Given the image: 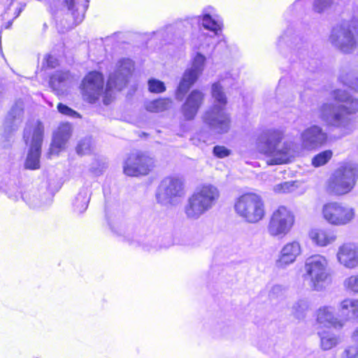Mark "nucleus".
Segmentation results:
<instances>
[{"label": "nucleus", "mask_w": 358, "mask_h": 358, "mask_svg": "<svg viewBox=\"0 0 358 358\" xmlns=\"http://www.w3.org/2000/svg\"><path fill=\"white\" fill-rule=\"evenodd\" d=\"M331 99L322 103L317 110L318 116L327 125L341 129L345 134L352 131V120L349 115L358 112V99L342 90L331 92Z\"/></svg>", "instance_id": "1"}, {"label": "nucleus", "mask_w": 358, "mask_h": 358, "mask_svg": "<svg viewBox=\"0 0 358 358\" xmlns=\"http://www.w3.org/2000/svg\"><path fill=\"white\" fill-rule=\"evenodd\" d=\"M283 132L280 129L264 131L257 139V147L267 157L269 165L287 164L299 153V145L292 141L280 144Z\"/></svg>", "instance_id": "2"}, {"label": "nucleus", "mask_w": 358, "mask_h": 358, "mask_svg": "<svg viewBox=\"0 0 358 358\" xmlns=\"http://www.w3.org/2000/svg\"><path fill=\"white\" fill-rule=\"evenodd\" d=\"M220 196L218 188L212 184L198 186L184 205L183 212L186 218L192 221L199 220L216 205Z\"/></svg>", "instance_id": "3"}, {"label": "nucleus", "mask_w": 358, "mask_h": 358, "mask_svg": "<svg viewBox=\"0 0 358 358\" xmlns=\"http://www.w3.org/2000/svg\"><path fill=\"white\" fill-rule=\"evenodd\" d=\"M211 94L213 105L205 113L203 121L215 131L225 133L229 129L230 122L229 115L225 111L227 98L219 83L212 85Z\"/></svg>", "instance_id": "4"}, {"label": "nucleus", "mask_w": 358, "mask_h": 358, "mask_svg": "<svg viewBox=\"0 0 358 358\" xmlns=\"http://www.w3.org/2000/svg\"><path fill=\"white\" fill-rule=\"evenodd\" d=\"M303 278L315 291H322L331 282L328 259L316 254L308 257L304 262Z\"/></svg>", "instance_id": "5"}, {"label": "nucleus", "mask_w": 358, "mask_h": 358, "mask_svg": "<svg viewBox=\"0 0 358 358\" xmlns=\"http://www.w3.org/2000/svg\"><path fill=\"white\" fill-rule=\"evenodd\" d=\"M234 211L243 221L256 224L266 215V206L262 197L255 193H246L234 202Z\"/></svg>", "instance_id": "6"}, {"label": "nucleus", "mask_w": 358, "mask_h": 358, "mask_svg": "<svg viewBox=\"0 0 358 358\" xmlns=\"http://www.w3.org/2000/svg\"><path fill=\"white\" fill-rule=\"evenodd\" d=\"M44 127L40 121H33L26 124L24 140L29 149L24 162L27 169L35 170L40 168L41 148L43 142Z\"/></svg>", "instance_id": "7"}, {"label": "nucleus", "mask_w": 358, "mask_h": 358, "mask_svg": "<svg viewBox=\"0 0 358 358\" xmlns=\"http://www.w3.org/2000/svg\"><path fill=\"white\" fill-rule=\"evenodd\" d=\"M358 179V166L354 163L340 166L327 181V189L336 195L349 193L354 188Z\"/></svg>", "instance_id": "8"}, {"label": "nucleus", "mask_w": 358, "mask_h": 358, "mask_svg": "<svg viewBox=\"0 0 358 358\" xmlns=\"http://www.w3.org/2000/svg\"><path fill=\"white\" fill-rule=\"evenodd\" d=\"M322 216L330 225L343 227L351 224L356 218V210L352 206L337 201L322 206Z\"/></svg>", "instance_id": "9"}, {"label": "nucleus", "mask_w": 358, "mask_h": 358, "mask_svg": "<svg viewBox=\"0 0 358 358\" xmlns=\"http://www.w3.org/2000/svg\"><path fill=\"white\" fill-rule=\"evenodd\" d=\"M134 69V64L130 59H120L113 73L109 76L106 85L104 104L108 105L113 99V90H121L128 82L129 76Z\"/></svg>", "instance_id": "10"}, {"label": "nucleus", "mask_w": 358, "mask_h": 358, "mask_svg": "<svg viewBox=\"0 0 358 358\" xmlns=\"http://www.w3.org/2000/svg\"><path fill=\"white\" fill-rule=\"evenodd\" d=\"M294 223L293 213L284 206L275 210L268 224V232L271 236L283 237L289 233Z\"/></svg>", "instance_id": "11"}, {"label": "nucleus", "mask_w": 358, "mask_h": 358, "mask_svg": "<svg viewBox=\"0 0 358 358\" xmlns=\"http://www.w3.org/2000/svg\"><path fill=\"white\" fill-rule=\"evenodd\" d=\"M329 41L334 46L344 53H351L357 47L352 26L348 22H343L334 27Z\"/></svg>", "instance_id": "12"}, {"label": "nucleus", "mask_w": 358, "mask_h": 358, "mask_svg": "<svg viewBox=\"0 0 358 358\" xmlns=\"http://www.w3.org/2000/svg\"><path fill=\"white\" fill-rule=\"evenodd\" d=\"M154 159L141 151L131 152L124 163L123 171L128 176H145L154 166Z\"/></svg>", "instance_id": "13"}, {"label": "nucleus", "mask_w": 358, "mask_h": 358, "mask_svg": "<svg viewBox=\"0 0 358 358\" xmlns=\"http://www.w3.org/2000/svg\"><path fill=\"white\" fill-rule=\"evenodd\" d=\"M185 194L184 180L178 176L165 178L160 183L157 194L159 202L172 203Z\"/></svg>", "instance_id": "14"}, {"label": "nucleus", "mask_w": 358, "mask_h": 358, "mask_svg": "<svg viewBox=\"0 0 358 358\" xmlns=\"http://www.w3.org/2000/svg\"><path fill=\"white\" fill-rule=\"evenodd\" d=\"M83 99L90 103H95L101 96L103 102L106 96V88L103 90V77L97 71L90 72L85 76L81 84Z\"/></svg>", "instance_id": "15"}, {"label": "nucleus", "mask_w": 358, "mask_h": 358, "mask_svg": "<svg viewBox=\"0 0 358 358\" xmlns=\"http://www.w3.org/2000/svg\"><path fill=\"white\" fill-rule=\"evenodd\" d=\"M206 57L200 53H197L193 59L191 68L184 72L176 91V98L182 101L185 94L197 80L199 76L203 70Z\"/></svg>", "instance_id": "16"}, {"label": "nucleus", "mask_w": 358, "mask_h": 358, "mask_svg": "<svg viewBox=\"0 0 358 358\" xmlns=\"http://www.w3.org/2000/svg\"><path fill=\"white\" fill-rule=\"evenodd\" d=\"M302 253L301 245L299 241H293L285 243L278 255L275 266L278 268H286L294 264Z\"/></svg>", "instance_id": "17"}, {"label": "nucleus", "mask_w": 358, "mask_h": 358, "mask_svg": "<svg viewBox=\"0 0 358 358\" xmlns=\"http://www.w3.org/2000/svg\"><path fill=\"white\" fill-rule=\"evenodd\" d=\"M327 139V134L317 125H313L301 134V147L308 150L322 146Z\"/></svg>", "instance_id": "18"}, {"label": "nucleus", "mask_w": 358, "mask_h": 358, "mask_svg": "<svg viewBox=\"0 0 358 358\" xmlns=\"http://www.w3.org/2000/svg\"><path fill=\"white\" fill-rule=\"evenodd\" d=\"M338 262L348 269L358 267V245L355 243H345L340 245L336 253Z\"/></svg>", "instance_id": "19"}, {"label": "nucleus", "mask_w": 358, "mask_h": 358, "mask_svg": "<svg viewBox=\"0 0 358 358\" xmlns=\"http://www.w3.org/2000/svg\"><path fill=\"white\" fill-rule=\"evenodd\" d=\"M316 322L320 327L340 329L344 326V320L336 316L335 308L331 306H324L318 308L316 312Z\"/></svg>", "instance_id": "20"}, {"label": "nucleus", "mask_w": 358, "mask_h": 358, "mask_svg": "<svg viewBox=\"0 0 358 358\" xmlns=\"http://www.w3.org/2000/svg\"><path fill=\"white\" fill-rule=\"evenodd\" d=\"M308 238L313 245L325 248L334 243L337 236L336 232L329 228L315 227L309 231Z\"/></svg>", "instance_id": "21"}, {"label": "nucleus", "mask_w": 358, "mask_h": 358, "mask_svg": "<svg viewBox=\"0 0 358 358\" xmlns=\"http://www.w3.org/2000/svg\"><path fill=\"white\" fill-rule=\"evenodd\" d=\"M24 117V103L17 100L8 112L5 122L4 129L8 133L16 131L22 122Z\"/></svg>", "instance_id": "22"}, {"label": "nucleus", "mask_w": 358, "mask_h": 358, "mask_svg": "<svg viewBox=\"0 0 358 358\" xmlns=\"http://www.w3.org/2000/svg\"><path fill=\"white\" fill-rule=\"evenodd\" d=\"M199 18V21L201 22L203 28L213 32L215 34H218V32L222 29V20L215 13L213 7L206 8Z\"/></svg>", "instance_id": "23"}, {"label": "nucleus", "mask_w": 358, "mask_h": 358, "mask_svg": "<svg viewBox=\"0 0 358 358\" xmlns=\"http://www.w3.org/2000/svg\"><path fill=\"white\" fill-rule=\"evenodd\" d=\"M203 100V94L199 90H193L187 96L182 106V112L185 119L192 120L196 115Z\"/></svg>", "instance_id": "24"}, {"label": "nucleus", "mask_w": 358, "mask_h": 358, "mask_svg": "<svg viewBox=\"0 0 358 358\" xmlns=\"http://www.w3.org/2000/svg\"><path fill=\"white\" fill-rule=\"evenodd\" d=\"M71 125L69 123L61 124L55 132L50 147V154H58L65 147L71 135Z\"/></svg>", "instance_id": "25"}, {"label": "nucleus", "mask_w": 358, "mask_h": 358, "mask_svg": "<svg viewBox=\"0 0 358 358\" xmlns=\"http://www.w3.org/2000/svg\"><path fill=\"white\" fill-rule=\"evenodd\" d=\"M317 334L320 339V348L322 350H330L340 343L339 336L334 333L320 331Z\"/></svg>", "instance_id": "26"}, {"label": "nucleus", "mask_w": 358, "mask_h": 358, "mask_svg": "<svg viewBox=\"0 0 358 358\" xmlns=\"http://www.w3.org/2000/svg\"><path fill=\"white\" fill-rule=\"evenodd\" d=\"M70 79L69 72L56 71L50 78V85L57 93L62 92V87L66 86Z\"/></svg>", "instance_id": "27"}, {"label": "nucleus", "mask_w": 358, "mask_h": 358, "mask_svg": "<svg viewBox=\"0 0 358 358\" xmlns=\"http://www.w3.org/2000/svg\"><path fill=\"white\" fill-rule=\"evenodd\" d=\"M301 183L298 181H287L275 185L273 187V191L278 194L296 193L301 194L305 192L304 189H301Z\"/></svg>", "instance_id": "28"}, {"label": "nucleus", "mask_w": 358, "mask_h": 358, "mask_svg": "<svg viewBox=\"0 0 358 358\" xmlns=\"http://www.w3.org/2000/svg\"><path fill=\"white\" fill-rule=\"evenodd\" d=\"M171 106L172 101L167 98L147 101L144 103L145 110L150 113L162 112L170 108Z\"/></svg>", "instance_id": "29"}, {"label": "nucleus", "mask_w": 358, "mask_h": 358, "mask_svg": "<svg viewBox=\"0 0 358 358\" xmlns=\"http://www.w3.org/2000/svg\"><path fill=\"white\" fill-rule=\"evenodd\" d=\"M66 6L68 10L71 11V15L74 19L76 24H79L84 18V13L87 6H80L76 3L75 0H62Z\"/></svg>", "instance_id": "30"}, {"label": "nucleus", "mask_w": 358, "mask_h": 358, "mask_svg": "<svg viewBox=\"0 0 358 358\" xmlns=\"http://www.w3.org/2000/svg\"><path fill=\"white\" fill-rule=\"evenodd\" d=\"M90 199V191L87 188L82 189L74 200V210L79 213H83L87 208Z\"/></svg>", "instance_id": "31"}, {"label": "nucleus", "mask_w": 358, "mask_h": 358, "mask_svg": "<svg viewBox=\"0 0 358 358\" xmlns=\"http://www.w3.org/2000/svg\"><path fill=\"white\" fill-rule=\"evenodd\" d=\"M338 80L344 85L358 91V78L355 77L351 71L342 69L339 74Z\"/></svg>", "instance_id": "32"}, {"label": "nucleus", "mask_w": 358, "mask_h": 358, "mask_svg": "<svg viewBox=\"0 0 358 358\" xmlns=\"http://www.w3.org/2000/svg\"><path fill=\"white\" fill-rule=\"evenodd\" d=\"M355 303V299H345L343 300L339 305V312L341 316L345 319L344 322L352 320V310Z\"/></svg>", "instance_id": "33"}, {"label": "nucleus", "mask_w": 358, "mask_h": 358, "mask_svg": "<svg viewBox=\"0 0 358 358\" xmlns=\"http://www.w3.org/2000/svg\"><path fill=\"white\" fill-rule=\"evenodd\" d=\"M308 308V302L306 300L301 299L295 302L292 306V313L296 319L301 320L305 317Z\"/></svg>", "instance_id": "34"}, {"label": "nucleus", "mask_w": 358, "mask_h": 358, "mask_svg": "<svg viewBox=\"0 0 358 358\" xmlns=\"http://www.w3.org/2000/svg\"><path fill=\"white\" fill-rule=\"evenodd\" d=\"M343 286L347 292L358 294V274L346 277L343 280Z\"/></svg>", "instance_id": "35"}, {"label": "nucleus", "mask_w": 358, "mask_h": 358, "mask_svg": "<svg viewBox=\"0 0 358 358\" xmlns=\"http://www.w3.org/2000/svg\"><path fill=\"white\" fill-rule=\"evenodd\" d=\"M331 157L332 152L331 150L321 152L312 159V165L315 167L323 166L331 159Z\"/></svg>", "instance_id": "36"}, {"label": "nucleus", "mask_w": 358, "mask_h": 358, "mask_svg": "<svg viewBox=\"0 0 358 358\" xmlns=\"http://www.w3.org/2000/svg\"><path fill=\"white\" fill-rule=\"evenodd\" d=\"M22 199L31 208H38L42 206L43 202L40 196L36 192L24 193L22 194Z\"/></svg>", "instance_id": "37"}, {"label": "nucleus", "mask_w": 358, "mask_h": 358, "mask_svg": "<svg viewBox=\"0 0 358 358\" xmlns=\"http://www.w3.org/2000/svg\"><path fill=\"white\" fill-rule=\"evenodd\" d=\"M92 146L91 138L87 137L80 140L77 145L76 150L79 155H86L90 152Z\"/></svg>", "instance_id": "38"}, {"label": "nucleus", "mask_w": 358, "mask_h": 358, "mask_svg": "<svg viewBox=\"0 0 358 358\" xmlns=\"http://www.w3.org/2000/svg\"><path fill=\"white\" fill-rule=\"evenodd\" d=\"M148 89L153 93H162L166 90V87L163 82L152 78L148 80Z\"/></svg>", "instance_id": "39"}, {"label": "nucleus", "mask_w": 358, "mask_h": 358, "mask_svg": "<svg viewBox=\"0 0 358 358\" xmlns=\"http://www.w3.org/2000/svg\"><path fill=\"white\" fill-rule=\"evenodd\" d=\"M339 358H358V345L346 346L340 354Z\"/></svg>", "instance_id": "40"}, {"label": "nucleus", "mask_w": 358, "mask_h": 358, "mask_svg": "<svg viewBox=\"0 0 358 358\" xmlns=\"http://www.w3.org/2000/svg\"><path fill=\"white\" fill-rule=\"evenodd\" d=\"M57 109L60 113L69 117H78L80 116L76 111L61 103L57 105Z\"/></svg>", "instance_id": "41"}, {"label": "nucleus", "mask_w": 358, "mask_h": 358, "mask_svg": "<svg viewBox=\"0 0 358 358\" xmlns=\"http://www.w3.org/2000/svg\"><path fill=\"white\" fill-rule=\"evenodd\" d=\"M331 3L332 0H315L313 8L316 12L321 13L329 8Z\"/></svg>", "instance_id": "42"}, {"label": "nucleus", "mask_w": 358, "mask_h": 358, "mask_svg": "<svg viewBox=\"0 0 358 358\" xmlns=\"http://www.w3.org/2000/svg\"><path fill=\"white\" fill-rule=\"evenodd\" d=\"M213 154L218 158H224L231 154V150L222 145H216L213 148Z\"/></svg>", "instance_id": "43"}, {"label": "nucleus", "mask_w": 358, "mask_h": 358, "mask_svg": "<svg viewBox=\"0 0 358 358\" xmlns=\"http://www.w3.org/2000/svg\"><path fill=\"white\" fill-rule=\"evenodd\" d=\"M47 66L54 68L57 64V60L55 57L51 55H48L45 58Z\"/></svg>", "instance_id": "44"}, {"label": "nucleus", "mask_w": 358, "mask_h": 358, "mask_svg": "<svg viewBox=\"0 0 358 358\" xmlns=\"http://www.w3.org/2000/svg\"><path fill=\"white\" fill-rule=\"evenodd\" d=\"M290 41H291L290 37L287 34H285L282 35L281 36H280V38L278 41V45L279 47H280L284 43L288 44L290 42Z\"/></svg>", "instance_id": "45"}, {"label": "nucleus", "mask_w": 358, "mask_h": 358, "mask_svg": "<svg viewBox=\"0 0 358 358\" xmlns=\"http://www.w3.org/2000/svg\"><path fill=\"white\" fill-rule=\"evenodd\" d=\"M352 308L354 309L352 310V320H358V299H355V303Z\"/></svg>", "instance_id": "46"}, {"label": "nucleus", "mask_w": 358, "mask_h": 358, "mask_svg": "<svg viewBox=\"0 0 358 358\" xmlns=\"http://www.w3.org/2000/svg\"><path fill=\"white\" fill-rule=\"evenodd\" d=\"M351 338L354 341H358V327L353 331Z\"/></svg>", "instance_id": "47"}, {"label": "nucleus", "mask_w": 358, "mask_h": 358, "mask_svg": "<svg viewBox=\"0 0 358 358\" xmlns=\"http://www.w3.org/2000/svg\"><path fill=\"white\" fill-rule=\"evenodd\" d=\"M280 289V286H278V285L275 286V287H273V291H275V290H279Z\"/></svg>", "instance_id": "48"}, {"label": "nucleus", "mask_w": 358, "mask_h": 358, "mask_svg": "<svg viewBox=\"0 0 358 358\" xmlns=\"http://www.w3.org/2000/svg\"><path fill=\"white\" fill-rule=\"evenodd\" d=\"M159 34H161L162 35L163 34L162 31H159Z\"/></svg>", "instance_id": "49"}]
</instances>
